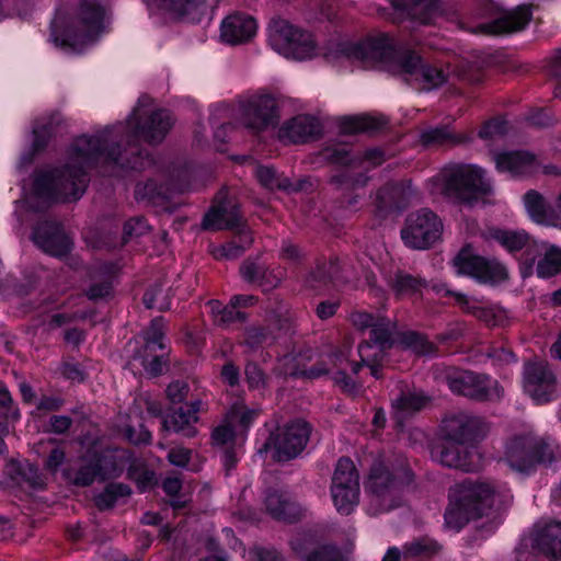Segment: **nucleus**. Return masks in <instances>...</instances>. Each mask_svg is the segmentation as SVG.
I'll return each instance as SVG.
<instances>
[{"label":"nucleus","instance_id":"1","mask_svg":"<svg viewBox=\"0 0 561 561\" xmlns=\"http://www.w3.org/2000/svg\"><path fill=\"white\" fill-rule=\"evenodd\" d=\"M172 126V116L167 110L158 108L141 116L134 108L125 124L108 125L98 135L77 137L70 151L78 163L67 162L36 173L34 194L51 203L78 202L90 183L88 170L103 164L124 172L144 171L156 161L141 141L157 146L165 139Z\"/></svg>","mask_w":561,"mask_h":561},{"label":"nucleus","instance_id":"2","mask_svg":"<svg viewBox=\"0 0 561 561\" xmlns=\"http://www.w3.org/2000/svg\"><path fill=\"white\" fill-rule=\"evenodd\" d=\"M170 405L162 409L160 405L150 404L148 412L160 419V434L167 438L176 434L185 438H194L198 434L196 424L199 422V413L205 410L204 402L191 392V386L184 380H173L165 389Z\"/></svg>","mask_w":561,"mask_h":561},{"label":"nucleus","instance_id":"3","mask_svg":"<svg viewBox=\"0 0 561 561\" xmlns=\"http://www.w3.org/2000/svg\"><path fill=\"white\" fill-rule=\"evenodd\" d=\"M105 8L102 0H80L73 15H59L50 25L57 46L80 54L104 30Z\"/></svg>","mask_w":561,"mask_h":561},{"label":"nucleus","instance_id":"4","mask_svg":"<svg viewBox=\"0 0 561 561\" xmlns=\"http://www.w3.org/2000/svg\"><path fill=\"white\" fill-rule=\"evenodd\" d=\"M337 51L346 58L379 62L396 73L411 72L417 62L413 49L399 45L389 33H380L359 42L340 43Z\"/></svg>","mask_w":561,"mask_h":561},{"label":"nucleus","instance_id":"5","mask_svg":"<svg viewBox=\"0 0 561 561\" xmlns=\"http://www.w3.org/2000/svg\"><path fill=\"white\" fill-rule=\"evenodd\" d=\"M437 179L442 194L457 205L471 206L493 194L492 180L485 169L478 164L450 163L442 169Z\"/></svg>","mask_w":561,"mask_h":561},{"label":"nucleus","instance_id":"6","mask_svg":"<svg viewBox=\"0 0 561 561\" xmlns=\"http://www.w3.org/2000/svg\"><path fill=\"white\" fill-rule=\"evenodd\" d=\"M494 493V489L486 482L463 480L449 495V504L444 513L445 526L458 533L471 519L489 515Z\"/></svg>","mask_w":561,"mask_h":561},{"label":"nucleus","instance_id":"7","mask_svg":"<svg viewBox=\"0 0 561 561\" xmlns=\"http://www.w3.org/2000/svg\"><path fill=\"white\" fill-rule=\"evenodd\" d=\"M268 42L275 51L287 59L306 60L317 55L318 45L313 35L280 18L271 20Z\"/></svg>","mask_w":561,"mask_h":561},{"label":"nucleus","instance_id":"8","mask_svg":"<svg viewBox=\"0 0 561 561\" xmlns=\"http://www.w3.org/2000/svg\"><path fill=\"white\" fill-rule=\"evenodd\" d=\"M122 472L116 456L108 450L95 447L87 448L78 458L76 468L66 476L77 488H88L94 482H107Z\"/></svg>","mask_w":561,"mask_h":561},{"label":"nucleus","instance_id":"9","mask_svg":"<svg viewBox=\"0 0 561 561\" xmlns=\"http://www.w3.org/2000/svg\"><path fill=\"white\" fill-rule=\"evenodd\" d=\"M453 264L457 275L468 277L478 285L497 287L510 278L508 268L503 262L474 253L469 244L459 250Z\"/></svg>","mask_w":561,"mask_h":561},{"label":"nucleus","instance_id":"10","mask_svg":"<svg viewBox=\"0 0 561 561\" xmlns=\"http://www.w3.org/2000/svg\"><path fill=\"white\" fill-rule=\"evenodd\" d=\"M312 433L309 422L297 417L287 422L283 427L272 432L262 444L259 453L273 450L276 462H288L296 459L306 448Z\"/></svg>","mask_w":561,"mask_h":561},{"label":"nucleus","instance_id":"11","mask_svg":"<svg viewBox=\"0 0 561 561\" xmlns=\"http://www.w3.org/2000/svg\"><path fill=\"white\" fill-rule=\"evenodd\" d=\"M474 12L478 18L491 20L478 24L472 32L490 36L520 31L531 20V11L528 7L519 5L514 11L502 12V9L493 0H476Z\"/></svg>","mask_w":561,"mask_h":561},{"label":"nucleus","instance_id":"12","mask_svg":"<svg viewBox=\"0 0 561 561\" xmlns=\"http://www.w3.org/2000/svg\"><path fill=\"white\" fill-rule=\"evenodd\" d=\"M505 458L512 469L530 473L540 465L550 466L554 461V453L551 445L543 439L517 435L508 442Z\"/></svg>","mask_w":561,"mask_h":561},{"label":"nucleus","instance_id":"13","mask_svg":"<svg viewBox=\"0 0 561 561\" xmlns=\"http://www.w3.org/2000/svg\"><path fill=\"white\" fill-rule=\"evenodd\" d=\"M447 385L450 391L477 402L500 401L504 396V388L490 375L472 370H457L447 375Z\"/></svg>","mask_w":561,"mask_h":561},{"label":"nucleus","instance_id":"14","mask_svg":"<svg viewBox=\"0 0 561 561\" xmlns=\"http://www.w3.org/2000/svg\"><path fill=\"white\" fill-rule=\"evenodd\" d=\"M443 221L430 208H421L408 215L401 239L413 250H426L433 247L442 237Z\"/></svg>","mask_w":561,"mask_h":561},{"label":"nucleus","instance_id":"15","mask_svg":"<svg viewBox=\"0 0 561 561\" xmlns=\"http://www.w3.org/2000/svg\"><path fill=\"white\" fill-rule=\"evenodd\" d=\"M321 159L328 164L339 168L332 174L330 182L341 187L356 188L367 184L369 176L364 172H355V150L351 145L332 142L325 145L319 152Z\"/></svg>","mask_w":561,"mask_h":561},{"label":"nucleus","instance_id":"16","mask_svg":"<svg viewBox=\"0 0 561 561\" xmlns=\"http://www.w3.org/2000/svg\"><path fill=\"white\" fill-rule=\"evenodd\" d=\"M330 489L336 511L345 516L352 514L359 502V474L350 457L337 460Z\"/></svg>","mask_w":561,"mask_h":561},{"label":"nucleus","instance_id":"17","mask_svg":"<svg viewBox=\"0 0 561 561\" xmlns=\"http://www.w3.org/2000/svg\"><path fill=\"white\" fill-rule=\"evenodd\" d=\"M241 124L253 134H259L278 124V107L271 94L253 95L238 104Z\"/></svg>","mask_w":561,"mask_h":561},{"label":"nucleus","instance_id":"18","mask_svg":"<svg viewBox=\"0 0 561 561\" xmlns=\"http://www.w3.org/2000/svg\"><path fill=\"white\" fill-rule=\"evenodd\" d=\"M524 389L536 404H547L557 398V377L548 364L528 362L524 369Z\"/></svg>","mask_w":561,"mask_h":561},{"label":"nucleus","instance_id":"19","mask_svg":"<svg viewBox=\"0 0 561 561\" xmlns=\"http://www.w3.org/2000/svg\"><path fill=\"white\" fill-rule=\"evenodd\" d=\"M442 432L446 438L472 448L486 434V426L479 416L458 413L442 423Z\"/></svg>","mask_w":561,"mask_h":561},{"label":"nucleus","instance_id":"20","mask_svg":"<svg viewBox=\"0 0 561 561\" xmlns=\"http://www.w3.org/2000/svg\"><path fill=\"white\" fill-rule=\"evenodd\" d=\"M414 480V473L410 468H404L400 474H396L382 461H375L369 470L366 490L377 496L385 497L393 491H400L410 485Z\"/></svg>","mask_w":561,"mask_h":561},{"label":"nucleus","instance_id":"21","mask_svg":"<svg viewBox=\"0 0 561 561\" xmlns=\"http://www.w3.org/2000/svg\"><path fill=\"white\" fill-rule=\"evenodd\" d=\"M414 190L411 180L390 181L380 186L376 193L377 214L387 217L405 210L412 199Z\"/></svg>","mask_w":561,"mask_h":561},{"label":"nucleus","instance_id":"22","mask_svg":"<svg viewBox=\"0 0 561 561\" xmlns=\"http://www.w3.org/2000/svg\"><path fill=\"white\" fill-rule=\"evenodd\" d=\"M32 240L36 247L54 256L68 254L72 247L62 225L53 220L39 221L32 230Z\"/></svg>","mask_w":561,"mask_h":561},{"label":"nucleus","instance_id":"23","mask_svg":"<svg viewBox=\"0 0 561 561\" xmlns=\"http://www.w3.org/2000/svg\"><path fill=\"white\" fill-rule=\"evenodd\" d=\"M385 282L397 301L411 300L413 302L423 299L424 290L427 288V280L413 275L404 270L397 268L383 276Z\"/></svg>","mask_w":561,"mask_h":561},{"label":"nucleus","instance_id":"24","mask_svg":"<svg viewBox=\"0 0 561 561\" xmlns=\"http://www.w3.org/2000/svg\"><path fill=\"white\" fill-rule=\"evenodd\" d=\"M320 121L311 114H299L286 121L279 128V138L291 144H306L322 137Z\"/></svg>","mask_w":561,"mask_h":561},{"label":"nucleus","instance_id":"25","mask_svg":"<svg viewBox=\"0 0 561 561\" xmlns=\"http://www.w3.org/2000/svg\"><path fill=\"white\" fill-rule=\"evenodd\" d=\"M256 31V20L242 12L229 14L220 24V37L224 43L229 45H239L251 41Z\"/></svg>","mask_w":561,"mask_h":561},{"label":"nucleus","instance_id":"26","mask_svg":"<svg viewBox=\"0 0 561 561\" xmlns=\"http://www.w3.org/2000/svg\"><path fill=\"white\" fill-rule=\"evenodd\" d=\"M433 457L445 467L470 471L474 465L472 448L443 435V442L432 450Z\"/></svg>","mask_w":561,"mask_h":561},{"label":"nucleus","instance_id":"27","mask_svg":"<svg viewBox=\"0 0 561 561\" xmlns=\"http://www.w3.org/2000/svg\"><path fill=\"white\" fill-rule=\"evenodd\" d=\"M393 10L405 18L428 25L443 15V0H391Z\"/></svg>","mask_w":561,"mask_h":561},{"label":"nucleus","instance_id":"28","mask_svg":"<svg viewBox=\"0 0 561 561\" xmlns=\"http://www.w3.org/2000/svg\"><path fill=\"white\" fill-rule=\"evenodd\" d=\"M499 173H510L513 178L529 174L536 169V156L526 150L501 151L494 157Z\"/></svg>","mask_w":561,"mask_h":561},{"label":"nucleus","instance_id":"29","mask_svg":"<svg viewBox=\"0 0 561 561\" xmlns=\"http://www.w3.org/2000/svg\"><path fill=\"white\" fill-rule=\"evenodd\" d=\"M396 323L392 322L388 317H379V321L369 331V337L363 340L357 347L358 354L363 355L374 347H377L376 353L386 354L392 350L396 345V339L393 336V329Z\"/></svg>","mask_w":561,"mask_h":561},{"label":"nucleus","instance_id":"30","mask_svg":"<svg viewBox=\"0 0 561 561\" xmlns=\"http://www.w3.org/2000/svg\"><path fill=\"white\" fill-rule=\"evenodd\" d=\"M343 262L337 256L316 260L314 266L306 275V284L311 288L335 284L342 280Z\"/></svg>","mask_w":561,"mask_h":561},{"label":"nucleus","instance_id":"31","mask_svg":"<svg viewBox=\"0 0 561 561\" xmlns=\"http://www.w3.org/2000/svg\"><path fill=\"white\" fill-rule=\"evenodd\" d=\"M531 548L549 559H560L561 522H550L538 528L531 539Z\"/></svg>","mask_w":561,"mask_h":561},{"label":"nucleus","instance_id":"32","mask_svg":"<svg viewBox=\"0 0 561 561\" xmlns=\"http://www.w3.org/2000/svg\"><path fill=\"white\" fill-rule=\"evenodd\" d=\"M264 506L266 512L279 522L294 524L301 517L300 507L278 490L268 489L266 491Z\"/></svg>","mask_w":561,"mask_h":561},{"label":"nucleus","instance_id":"33","mask_svg":"<svg viewBox=\"0 0 561 561\" xmlns=\"http://www.w3.org/2000/svg\"><path fill=\"white\" fill-rule=\"evenodd\" d=\"M388 121L383 115L374 116L370 114L344 115L337 121L342 135H357L381 130Z\"/></svg>","mask_w":561,"mask_h":561},{"label":"nucleus","instance_id":"34","mask_svg":"<svg viewBox=\"0 0 561 561\" xmlns=\"http://www.w3.org/2000/svg\"><path fill=\"white\" fill-rule=\"evenodd\" d=\"M442 546L433 538L421 536L402 545L403 561H428L436 556Z\"/></svg>","mask_w":561,"mask_h":561},{"label":"nucleus","instance_id":"35","mask_svg":"<svg viewBox=\"0 0 561 561\" xmlns=\"http://www.w3.org/2000/svg\"><path fill=\"white\" fill-rule=\"evenodd\" d=\"M489 238L497 242L512 256H517L528 244L531 237L525 230L493 227L489 229Z\"/></svg>","mask_w":561,"mask_h":561},{"label":"nucleus","instance_id":"36","mask_svg":"<svg viewBox=\"0 0 561 561\" xmlns=\"http://www.w3.org/2000/svg\"><path fill=\"white\" fill-rule=\"evenodd\" d=\"M398 337L402 348L410 350L416 356H438V345L430 341L425 333L407 330L399 332Z\"/></svg>","mask_w":561,"mask_h":561},{"label":"nucleus","instance_id":"37","mask_svg":"<svg viewBox=\"0 0 561 561\" xmlns=\"http://www.w3.org/2000/svg\"><path fill=\"white\" fill-rule=\"evenodd\" d=\"M131 494L133 490L127 483L110 481L93 496V503L100 512H106L114 508L121 499H127Z\"/></svg>","mask_w":561,"mask_h":561},{"label":"nucleus","instance_id":"38","mask_svg":"<svg viewBox=\"0 0 561 561\" xmlns=\"http://www.w3.org/2000/svg\"><path fill=\"white\" fill-rule=\"evenodd\" d=\"M257 182L266 190L283 191V192H299L302 185L299 183L294 185L289 178L279 174L274 167L259 165L255 170Z\"/></svg>","mask_w":561,"mask_h":561},{"label":"nucleus","instance_id":"39","mask_svg":"<svg viewBox=\"0 0 561 561\" xmlns=\"http://www.w3.org/2000/svg\"><path fill=\"white\" fill-rule=\"evenodd\" d=\"M261 414L257 409H250L244 402H234L226 412L224 419L228 421L239 433L248 434Z\"/></svg>","mask_w":561,"mask_h":561},{"label":"nucleus","instance_id":"40","mask_svg":"<svg viewBox=\"0 0 561 561\" xmlns=\"http://www.w3.org/2000/svg\"><path fill=\"white\" fill-rule=\"evenodd\" d=\"M413 55L417 59L415 67L411 72H400V75L415 77V79L421 80L427 89L438 88L446 82L447 76L443 69L426 62L414 49Z\"/></svg>","mask_w":561,"mask_h":561},{"label":"nucleus","instance_id":"41","mask_svg":"<svg viewBox=\"0 0 561 561\" xmlns=\"http://www.w3.org/2000/svg\"><path fill=\"white\" fill-rule=\"evenodd\" d=\"M524 203L531 220L539 225H553L554 213L547 205L543 196L535 191L529 190L524 194Z\"/></svg>","mask_w":561,"mask_h":561},{"label":"nucleus","instance_id":"42","mask_svg":"<svg viewBox=\"0 0 561 561\" xmlns=\"http://www.w3.org/2000/svg\"><path fill=\"white\" fill-rule=\"evenodd\" d=\"M33 141L31 147L21 154V164L30 165L37 154L43 152L54 136L50 123H35L33 126Z\"/></svg>","mask_w":561,"mask_h":561},{"label":"nucleus","instance_id":"43","mask_svg":"<svg viewBox=\"0 0 561 561\" xmlns=\"http://www.w3.org/2000/svg\"><path fill=\"white\" fill-rule=\"evenodd\" d=\"M99 272L107 278L101 283H92L85 289L84 295L91 301H99L113 295L112 277L117 274L118 266L115 262L105 261L100 265Z\"/></svg>","mask_w":561,"mask_h":561},{"label":"nucleus","instance_id":"44","mask_svg":"<svg viewBox=\"0 0 561 561\" xmlns=\"http://www.w3.org/2000/svg\"><path fill=\"white\" fill-rule=\"evenodd\" d=\"M238 241H228L211 251L213 256L216 260H234L240 257L247 248L253 242V238L250 231H240L237 234Z\"/></svg>","mask_w":561,"mask_h":561},{"label":"nucleus","instance_id":"45","mask_svg":"<svg viewBox=\"0 0 561 561\" xmlns=\"http://www.w3.org/2000/svg\"><path fill=\"white\" fill-rule=\"evenodd\" d=\"M209 304L216 321L221 325L245 323L250 319V313L245 310H240L237 306L231 307V299L227 305H222L219 300H211Z\"/></svg>","mask_w":561,"mask_h":561},{"label":"nucleus","instance_id":"46","mask_svg":"<svg viewBox=\"0 0 561 561\" xmlns=\"http://www.w3.org/2000/svg\"><path fill=\"white\" fill-rule=\"evenodd\" d=\"M127 477L136 483L139 493L150 491L159 483L156 472L142 462H131L127 469Z\"/></svg>","mask_w":561,"mask_h":561},{"label":"nucleus","instance_id":"47","mask_svg":"<svg viewBox=\"0 0 561 561\" xmlns=\"http://www.w3.org/2000/svg\"><path fill=\"white\" fill-rule=\"evenodd\" d=\"M430 398L420 392H401L393 401V408L402 416L412 415L426 407Z\"/></svg>","mask_w":561,"mask_h":561},{"label":"nucleus","instance_id":"48","mask_svg":"<svg viewBox=\"0 0 561 561\" xmlns=\"http://www.w3.org/2000/svg\"><path fill=\"white\" fill-rule=\"evenodd\" d=\"M561 273V248L550 245L543 256L538 260L536 274L539 278L547 279Z\"/></svg>","mask_w":561,"mask_h":561},{"label":"nucleus","instance_id":"49","mask_svg":"<svg viewBox=\"0 0 561 561\" xmlns=\"http://www.w3.org/2000/svg\"><path fill=\"white\" fill-rule=\"evenodd\" d=\"M437 293L440 294L442 297H453L456 305L459 306L463 312L472 314L480 320L486 322L490 321L492 310L477 305H471L470 299L466 294L457 293L448 288L438 289Z\"/></svg>","mask_w":561,"mask_h":561},{"label":"nucleus","instance_id":"50","mask_svg":"<svg viewBox=\"0 0 561 561\" xmlns=\"http://www.w3.org/2000/svg\"><path fill=\"white\" fill-rule=\"evenodd\" d=\"M164 332L162 329L161 320L156 318L151 320L149 327L144 332L145 344L137 352L142 353H156L158 351L163 352L165 345L163 342Z\"/></svg>","mask_w":561,"mask_h":561},{"label":"nucleus","instance_id":"51","mask_svg":"<svg viewBox=\"0 0 561 561\" xmlns=\"http://www.w3.org/2000/svg\"><path fill=\"white\" fill-rule=\"evenodd\" d=\"M158 7L179 16H188L202 11L206 0H154Z\"/></svg>","mask_w":561,"mask_h":561},{"label":"nucleus","instance_id":"52","mask_svg":"<svg viewBox=\"0 0 561 561\" xmlns=\"http://www.w3.org/2000/svg\"><path fill=\"white\" fill-rule=\"evenodd\" d=\"M355 172L360 171L367 175L371 168L381 165L386 161L385 151L381 148L373 147L360 151H355Z\"/></svg>","mask_w":561,"mask_h":561},{"label":"nucleus","instance_id":"53","mask_svg":"<svg viewBox=\"0 0 561 561\" xmlns=\"http://www.w3.org/2000/svg\"><path fill=\"white\" fill-rule=\"evenodd\" d=\"M271 330L261 324L247 325L242 333V345L245 347L257 351L268 341Z\"/></svg>","mask_w":561,"mask_h":561},{"label":"nucleus","instance_id":"54","mask_svg":"<svg viewBox=\"0 0 561 561\" xmlns=\"http://www.w3.org/2000/svg\"><path fill=\"white\" fill-rule=\"evenodd\" d=\"M540 255L541 249L537 242L530 238L525 249L515 256L518 260L519 272L523 277H528L534 273V266Z\"/></svg>","mask_w":561,"mask_h":561},{"label":"nucleus","instance_id":"55","mask_svg":"<svg viewBox=\"0 0 561 561\" xmlns=\"http://www.w3.org/2000/svg\"><path fill=\"white\" fill-rule=\"evenodd\" d=\"M421 141L426 147L461 142V140L450 133L446 126H436L423 130L421 134Z\"/></svg>","mask_w":561,"mask_h":561},{"label":"nucleus","instance_id":"56","mask_svg":"<svg viewBox=\"0 0 561 561\" xmlns=\"http://www.w3.org/2000/svg\"><path fill=\"white\" fill-rule=\"evenodd\" d=\"M347 554L333 542L319 543L306 561H347Z\"/></svg>","mask_w":561,"mask_h":561},{"label":"nucleus","instance_id":"57","mask_svg":"<svg viewBox=\"0 0 561 561\" xmlns=\"http://www.w3.org/2000/svg\"><path fill=\"white\" fill-rule=\"evenodd\" d=\"M291 550L300 561H306L307 557L316 550L319 545L311 533L298 534L289 541Z\"/></svg>","mask_w":561,"mask_h":561},{"label":"nucleus","instance_id":"58","mask_svg":"<svg viewBox=\"0 0 561 561\" xmlns=\"http://www.w3.org/2000/svg\"><path fill=\"white\" fill-rule=\"evenodd\" d=\"M507 134V121L502 116L492 117L485 121L479 131V138L492 140L495 137H502Z\"/></svg>","mask_w":561,"mask_h":561},{"label":"nucleus","instance_id":"59","mask_svg":"<svg viewBox=\"0 0 561 561\" xmlns=\"http://www.w3.org/2000/svg\"><path fill=\"white\" fill-rule=\"evenodd\" d=\"M149 230L147 219L144 216H135L124 222L122 244H127L130 239L141 237Z\"/></svg>","mask_w":561,"mask_h":561},{"label":"nucleus","instance_id":"60","mask_svg":"<svg viewBox=\"0 0 561 561\" xmlns=\"http://www.w3.org/2000/svg\"><path fill=\"white\" fill-rule=\"evenodd\" d=\"M136 357L140 359V364L146 371V374L150 377H159L163 373L164 360H163V352L161 354L156 353H142L137 352Z\"/></svg>","mask_w":561,"mask_h":561},{"label":"nucleus","instance_id":"61","mask_svg":"<svg viewBox=\"0 0 561 561\" xmlns=\"http://www.w3.org/2000/svg\"><path fill=\"white\" fill-rule=\"evenodd\" d=\"M227 208L222 205L211 206L203 216L202 229L205 231H218L224 229Z\"/></svg>","mask_w":561,"mask_h":561},{"label":"nucleus","instance_id":"62","mask_svg":"<svg viewBox=\"0 0 561 561\" xmlns=\"http://www.w3.org/2000/svg\"><path fill=\"white\" fill-rule=\"evenodd\" d=\"M462 337L459 328H447L445 331L435 335V343L438 345V355H449L454 353L453 346Z\"/></svg>","mask_w":561,"mask_h":561},{"label":"nucleus","instance_id":"63","mask_svg":"<svg viewBox=\"0 0 561 561\" xmlns=\"http://www.w3.org/2000/svg\"><path fill=\"white\" fill-rule=\"evenodd\" d=\"M210 438L214 446L227 447L229 445H234L237 432L236 428H233V426L224 419L219 425L214 427Z\"/></svg>","mask_w":561,"mask_h":561},{"label":"nucleus","instance_id":"64","mask_svg":"<svg viewBox=\"0 0 561 561\" xmlns=\"http://www.w3.org/2000/svg\"><path fill=\"white\" fill-rule=\"evenodd\" d=\"M135 196L138 201L159 202L167 198L162 192V186L158 185L154 181H147L146 183H138L135 187Z\"/></svg>","mask_w":561,"mask_h":561}]
</instances>
